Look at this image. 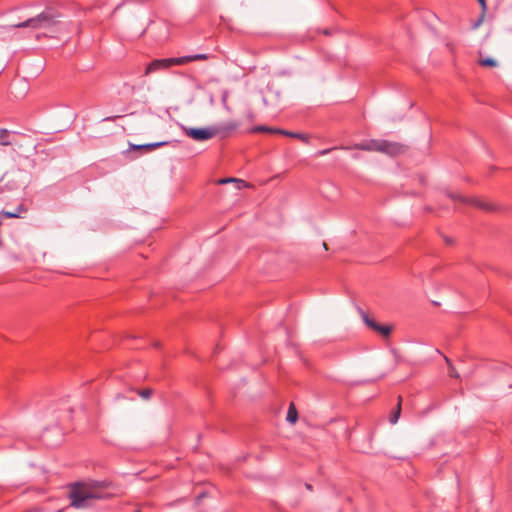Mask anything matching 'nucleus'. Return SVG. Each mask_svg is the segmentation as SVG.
I'll use <instances>...</instances> for the list:
<instances>
[{
	"instance_id": "7",
	"label": "nucleus",
	"mask_w": 512,
	"mask_h": 512,
	"mask_svg": "<svg viewBox=\"0 0 512 512\" xmlns=\"http://www.w3.org/2000/svg\"><path fill=\"white\" fill-rule=\"evenodd\" d=\"M393 330H394V326L392 324L377 323V325L373 331L375 333L379 334L383 339H389Z\"/></svg>"
},
{
	"instance_id": "3",
	"label": "nucleus",
	"mask_w": 512,
	"mask_h": 512,
	"mask_svg": "<svg viewBox=\"0 0 512 512\" xmlns=\"http://www.w3.org/2000/svg\"><path fill=\"white\" fill-rule=\"evenodd\" d=\"M59 15L52 11H44L34 18L16 24L17 28L30 27L33 29L51 28L59 23Z\"/></svg>"
},
{
	"instance_id": "28",
	"label": "nucleus",
	"mask_w": 512,
	"mask_h": 512,
	"mask_svg": "<svg viewBox=\"0 0 512 512\" xmlns=\"http://www.w3.org/2000/svg\"><path fill=\"white\" fill-rule=\"evenodd\" d=\"M328 152V150H324L321 152V154H326Z\"/></svg>"
},
{
	"instance_id": "21",
	"label": "nucleus",
	"mask_w": 512,
	"mask_h": 512,
	"mask_svg": "<svg viewBox=\"0 0 512 512\" xmlns=\"http://www.w3.org/2000/svg\"><path fill=\"white\" fill-rule=\"evenodd\" d=\"M228 96H229L228 91H224L223 95H222V104L226 111L231 112V107L228 105V102H227Z\"/></svg>"
},
{
	"instance_id": "4",
	"label": "nucleus",
	"mask_w": 512,
	"mask_h": 512,
	"mask_svg": "<svg viewBox=\"0 0 512 512\" xmlns=\"http://www.w3.org/2000/svg\"><path fill=\"white\" fill-rule=\"evenodd\" d=\"M185 134L195 141H206L218 133H220V129L214 127H206V128H184Z\"/></svg>"
},
{
	"instance_id": "27",
	"label": "nucleus",
	"mask_w": 512,
	"mask_h": 512,
	"mask_svg": "<svg viewBox=\"0 0 512 512\" xmlns=\"http://www.w3.org/2000/svg\"><path fill=\"white\" fill-rule=\"evenodd\" d=\"M263 104L266 106L267 105V100L266 98H263Z\"/></svg>"
},
{
	"instance_id": "10",
	"label": "nucleus",
	"mask_w": 512,
	"mask_h": 512,
	"mask_svg": "<svg viewBox=\"0 0 512 512\" xmlns=\"http://www.w3.org/2000/svg\"><path fill=\"white\" fill-rule=\"evenodd\" d=\"M26 211L22 205L18 206L15 211H3L0 213V217L5 218H18L22 212Z\"/></svg>"
},
{
	"instance_id": "22",
	"label": "nucleus",
	"mask_w": 512,
	"mask_h": 512,
	"mask_svg": "<svg viewBox=\"0 0 512 512\" xmlns=\"http://www.w3.org/2000/svg\"><path fill=\"white\" fill-rule=\"evenodd\" d=\"M152 393H153V391L151 389H144V390L139 391V395L143 399H149L151 397Z\"/></svg>"
},
{
	"instance_id": "8",
	"label": "nucleus",
	"mask_w": 512,
	"mask_h": 512,
	"mask_svg": "<svg viewBox=\"0 0 512 512\" xmlns=\"http://www.w3.org/2000/svg\"><path fill=\"white\" fill-rule=\"evenodd\" d=\"M227 183H234L236 189H238V190L249 187L248 183H246L245 181L238 179V178H223L218 181V184H227Z\"/></svg>"
},
{
	"instance_id": "14",
	"label": "nucleus",
	"mask_w": 512,
	"mask_h": 512,
	"mask_svg": "<svg viewBox=\"0 0 512 512\" xmlns=\"http://www.w3.org/2000/svg\"><path fill=\"white\" fill-rule=\"evenodd\" d=\"M470 204L476 206V207H479L481 209H484V210H492L493 209V205L486 202V201H483V200H480V199H472L469 201Z\"/></svg>"
},
{
	"instance_id": "29",
	"label": "nucleus",
	"mask_w": 512,
	"mask_h": 512,
	"mask_svg": "<svg viewBox=\"0 0 512 512\" xmlns=\"http://www.w3.org/2000/svg\"><path fill=\"white\" fill-rule=\"evenodd\" d=\"M136 512H140V510H137Z\"/></svg>"
},
{
	"instance_id": "20",
	"label": "nucleus",
	"mask_w": 512,
	"mask_h": 512,
	"mask_svg": "<svg viewBox=\"0 0 512 512\" xmlns=\"http://www.w3.org/2000/svg\"><path fill=\"white\" fill-rule=\"evenodd\" d=\"M479 64L482 66H489V67H496L498 65V62L490 57L480 59Z\"/></svg>"
},
{
	"instance_id": "11",
	"label": "nucleus",
	"mask_w": 512,
	"mask_h": 512,
	"mask_svg": "<svg viewBox=\"0 0 512 512\" xmlns=\"http://www.w3.org/2000/svg\"><path fill=\"white\" fill-rule=\"evenodd\" d=\"M170 61V67L172 65H185L191 61H194L193 55L192 56H184L179 58H169Z\"/></svg>"
},
{
	"instance_id": "18",
	"label": "nucleus",
	"mask_w": 512,
	"mask_h": 512,
	"mask_svg": "<svg viewBox=\"0 0 512 512\" xmlns=\"http://www.w3.org/2000/svg\"><path fill=\"white\" fill-rule=\"evenodd\" d=\"M445 359V362L447 363L448 365V369H449V375L453 378H460V375L459 373L457 372L456 368L454 367V365L452 364L451 360L448 358V357H444Z\"/></svg>"
},
{
	"instance_id": "16",
	"label": "nucleus",
	"mask_w": 512,
	"mask_h": 512,
	"mask_svg": "<svg viewBox=\"0 0 512 512\" xmlns=\"http://www.w3.org/2000/svg\"><path fill=\"white\" fill-rule=\"evenodd\" d=\"M278 134L289 136V137L298 138V139H301L304 142L308 141V136L304 135V134L293 133V132L285 131V130H282V129L278 130Z\"/></svg>"
},
{
	"instance_id": "23",
	"label": "nucleus",
	"mask_w": 512,
	"mask_h": 512,
	"mask_svg": "<svg viewBox=\"0 0 512 512\" xmlns=\"http://www.w3.org/2000/svg\"><path fill=\"white\" fill-rule=\"evenodd\" d=\"M193 59H194V61L206 60V59H208V56L206 54H196V55H193Z\"/></svg>"
},
{
	"instance_id": "2",
	"label": "nucleus",
	"mask_w": 512,
	"mask_h": 512,
	"mask_svg": "<svg viewBox=\"0 0 512 512\" xmlns=\"http://www.w3.org/2000/svg\"><path fill=\"white\" fill-rule=\"evenodd\" d=\"M355 148L366 151H377L389 156H397L405 152V147L402 144L387 140H369L365 143L354 145V149Z\"/></svg>"
},
{
	"instance_id": "25",
	"label": "nucleus",
	"mask_w": 512,
	"mask_h": 512,
	"mask_svg": "<svg viewBox=\"0 0 512 512\" xmlns=\"http://www.w3.org/2000/svg\"><path fill=\"white\" fill-rule=\"evenodd\" d=\"M478 1H479L480 5L482 7V12L484 14L485 10H486V2H485V0H478Z\"/></svg>"
},
{
	"instance_id": "15",
	"label": "nucleus",
	"mask_w": 512,
	"mask_h": 512,
	"mask_svg": "<svg viewBox=\"0 0 512 512\" xmlns=\"http://www.w3.org/2000/svg\"><path fill=\"white\" fill-rule=\"evenodd\" d=\"M401 402H402V397L399 396L398 397L397 408H396L395 412L390 417L391 424H396L398 419H399V417H400V414H401Z\"/></svg>"
},
{
	"instance_id": "17",
	"label": "nucleus",
	"mask_w": 512,
	"mask_h": 512,
	"mask_svg": "<svg viewBox=\"0 0 512 512\" xmlns=\"http://www.w3.org/2000/svg\"><path fill=\"white\" fill-rule=\"evenodd\" d=\"M278 130L277 128H271V127H268V126H256L254 127L251 132L253 133H256V132H266V133H277L278 134Z\"/></svg>"
},
{
	"instance_id": "9",
	"label": "nucleus",
	"mask_w": 512,
	"mask_h": 512,
	"mask_svg": "<svg viewBox=\"0 0 512 512\" xmlns=\"http://www.w3.org/2000/svg\"><path fill=\"white\" fill-rule=\"evenodd\" d=\"M286 419L290 424H295L297 422L298 412H297V409H296L294 403H290Z\"/></svg>"
},
{
	"instance_id": "1",
	"label": "nucleus",
	"mask_w": 512,
	"mask_h": 512,
	"mask_svg": "<svg viewBox=\"0 0 512 512\" xmlns=\"http://www.w3.org/2000/svg\"><path fill=\"white\" fill-rule=\"evenodd\" d=\"M102 497V486L99 483H76L69 492L71 506L76 509L88 508Z\"/></svg>"
},
{
	"instance_id": "19",
	"label": "nucleus",
	"mask_w": 512,
	"mask_h": 512,
	"mask_svg": "<svg viewBox=\"0 0 512 512\" xmlns=\"http://www.w3.org/2000/svg\"><path fill=\"white\" fill-rule=\"evenodd\" d=\"M165 144H166V142H157V143H150V144H144V145H139V146L133 145L132 148L133 149L145 148V149L151 150V149L158 148Z\"/></svg>"
},
{
	"instance_id": "5",
	"label": "nucleus",
	"mask_w": 512,
	"mask_h": 512,
	"mask_svg": "<svg viewBox=\"0 0 512 512\" xmlns=\"http://www.w3.org/2000/svg\"><path fill=\"white\" fill-rule=\"evenodd\" d=\"M170 67L169 59H161L152 61L146 68L145 74L148 75L159 69H167Z\"/></svg>"
},
{
	"instance_id": "26",
	"label": "nucleus",
	"mask_w": 512,
	"mask_h": 512,
	"mask_svg": "<svg viewBox=\"0 0 512 512\" xmlns=\"http://www.w3.org/2000/svg\"><path fill=\"white\" fill-rule=\"evenodd\" d=\"M483 16H484V14L482 13L481 18H483ZM481 21H482V19H480L478 22H476L473 27L477 28L480 25Z\"/></svg>"
},
{
	"instance_id": "24",
	"label": "nucleus",
	"mask_w": 512,
	"mask_h": 512,
	"mask_svg": "<svg viewBox=\"0 0 512 512\" xmlns=\"http://www.w3.org/2000/svg\"><path fill=\"white\" fill-rule=\"evenodd\" d=\"M246 118H247L248 121H253L254 118H255V115H254V113L252 111H248L246 113Z\"/></svg>"
},
{
	"instance_id": "12",
	"label": "nucleus",
	"mask_w": 512,
	"mask_h": 512,
	"mask_svg": "<svg viewBox=\"0 0 512 512\" xmlns=\"http://www.w3.org/2000/svg\"><path fill=\"white\" fill-rule=\"evenodd\" d=\"M0 145L9 146L11 145L10 141V131L4 128H0Z\"/></svg>"
},
{
	"instance_id": "6",
	"label": "nucleus",
	"mask_w": 512,
	"mask_h": 512,
	"mask_svg": "<svg viewBox=\"0 0 512 512\" xmlns=\"http://www.w3.org/2000/svg\"><path fill=\"white\" fill-rule=\"evenodd\" d=\"M357 312L366 327L373 331L378 323L376 319L361 308H357Z\"/></svg>"
},
{
	"instance_id": "13",
	"label": "nucleus",
	"mask_w": 512,
	"mask_h": 512,
	"mask_svg": "<svg viewBox=\"0 0 512 512\" xmlns=\"http://www.w3.org/2000/svg\"><path fill=\"white\" fill-rule=\"evenodd\" d=\"M239 126V123L236 122V121H229L227 123H225L224 125H222L221 127H216L217 129H220V132H232L234 130H236Z\"/></svg>"
}]
</instances>
